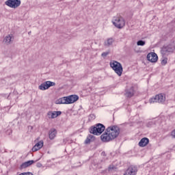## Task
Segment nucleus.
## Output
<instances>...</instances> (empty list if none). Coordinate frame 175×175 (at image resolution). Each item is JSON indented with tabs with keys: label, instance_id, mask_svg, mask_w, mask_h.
Instances as JSON below:
<instances>
[{
	"label": "nucleus",
	"instance_id": "obj_1",
	"mask_svg": "<svg viewBox=\"0 0 175 175\" xmlns=\"http://www.w3.org/2000/svg\"><path fill=\"white\" fill-rule=\"evenodd\" d=\"M120 135V127L118 126H110L105 130V133L100 136L102 142L107 143V142H111L114 139L118 137Z\"/></svg>",
	"mask_w": 175,
	"mask_h": 175
},
{
	"label": "nucleus",
	"instance_id": "obj_2",
	"mask_svg": "<svg viewBox=\"0 0 175 175\" xmlns=\"http://www.w3.org/2000/svg\"><path fill=\"white\" fill-rule=\"evenodd\" d=\"M79 100V96L71 95L66 97H62L56 100V105H70Z\"/></svg>",
	"mask_w": 175,
	"mask_h": 175
},
{
	"label": "nucleus",
	"instance_id": "obj_3",
	"mask_svg": "<svg viewBox=\"0 0 175 175\" xmlns=\"http://www.w3.org/2000/svg\"><path fill=\"white\" fill-rule=\"evenodd\" d=\"M109 65L111 68L114 70L115 73L118 75V76L121 77L122 75V72H124V69L122 68V65L121 63L112 60L110 62Z\"/></svg>",
	"mask_w": 175,
	"mask_h": 175
},
{
	"label": "nucleus",
	"instance_id": "obj_4",
	"mask_svg": "<svg viewBox=\"0 0 175 175\" xmlns=\"http://www.w3.org/2000/svg\"><path fill=\"white\" fill-rule=\"evenodd\" d=\"M112 23L118 29H122V28L125 27V19L121 15L114 16Z\"/></svg>",
	"mask_w": 175,
	"mask_h": 175
},
{
	"label": "nucleus",
	"instance_id": "obj_5",
	"mask_svg": "<svg viewBox=\"0 0 175 175\" xmlns=\"http://www.w3.org/2000/svg\"><path fill=\"white\" fill-rule=\"evenodd\" d=\"M105 125L103 124L98 123L95 125V126H92L90 128V133H92L93 135H96L98 136V135H102L103 132H105Z\"/></svg>",
	"mask_w": 175,
	"mask_h": 175
},
{
	"label": "nucleus",
	"instance_id": "obj_6",
	"mask_svg": "<svg viewBox=\"0 0 175 175\" xmlns=\"http://www.w3.org/2000/svg\"><path fill=\"white\" fill-rule=\"evenodd\" d=\"M150 103H165L166 102V96L163 94H159L149 100Z\"/></svg>",
	"mask_w": 175,
	"mask_h": 175
},
{
	"label": "nucleus",
	"instance_id": "obj_7",
	"mask_svg": "<svg viewBox=\"0 0 175 175\" xmlns=\"http://www.w3.org/2000/svg\"><path fill=\"white\" fill-rule=\"evenodd\" d=\"M137 85H133L131 88L126 90L125 91V96L126 98H132L137 92Z\"/></svg>",
	"mask_w": 175,
	"mask_h": 175
},
{
	"label": "nucleus",
	"instance_id": "obj_8",
	"mask_svg": "<svg viewBox=\"0 0 175 175\" xmlns=\"http://www.w3.org/2000/svg\"><path fill=\"white\" fill-rule=\"evenodd\" d=\"M5 5L12 8V9H16L21 5V1L20 0H8L5 1Z\"/></svg>",
	"mask_w": 175,
	"mask_h": 175
},
{
	"label": "nucleus",
	"instance_id": "obj_9",
	"mask_svg": "<svg viewBox=\"0 0 175 175\" xmlns=\"http://www.w3.org/2000/svg\"><path fill=\"white\" fill-rule=\"evenodd\" d=\"M54 85H55V82H51L50 81H46V82H44L43 83H42L39 86V88L42 91H45V90H49L50 88V87H54Z\"/></svg>",
	"mask_w": 175,
	"mask_h": 175
},
{
	"label": "nucleus",
	"instance_id": "obj_10",
	"mask_svg": "<svg viewBox=\"0 0 175 175\" xmlns=\"http://www.w3.org/2000/svg\"><path fill=\"white\" fill-rule=\"evenodd\" d=\"M174 50H175L174 46L172 44H169L163 48L162 54H163L164 55H169V53H173Z\"/></svg>",
	"mask_w": 175,
	"mask_h": 175
},
{
	"label": "nucleus",
	"instance_id": "obj_11",
	"mask_svg": "<svg viewBox=\"0 0 175 175\" xmlns=\"http://www.w3.org/2000/svg\"><path fill=\"white\" fill-rule=\"evenodd\" d=\"M62 114V112L61 111H49L47 113V116L50 119H53V118H57L58 116H61Z\"/></svg>",
	"mask_w": 175,
	"mask_h": 175
},
{
	"label": "nucleus",
	"instance_id": "obj_12",
	"mask_svg": "<svg viewBox=\"0 0 175 175\" xmlns=\"http://www.w3.org/2000/svg\"><path fill=\"white\" fill-rule=\"evenodd\" d=\"M147 59L150 62H157L158 61V55L155 53H150L147 55Z\"/></svg>",
	"mask_w": 175,
	"mask_h": 175
},
{
	"label": "nucleus",
	"instance_id": "obj_13",
	"mask_svg": "<svg viewBox=\"0 0 175 175\" xmlns=\"http://www.w3.org/2000/svg\"><path fill=\"white\" fill-rule=\"evenodd\" d=\"M137 173V168L135 166H130L126 172L128 175H136Z\"/></svg>",
	"mask_w": 175,
	"mask_h": 175
},
{
	"label": "nucleus",
	"instance_id": "obj_14",
	"mask_svg": "<svg viewBox=\"0 0 175 175\" xmlns=\"http://www.w3.org/2000/svg\"><path fill=\"white\" fill-rule=\"evenodd\" d=\"M13 40H14V37L12 34H8L4 38L3 42L5 44H10Z\"/></svg>",
	"mask_w": 175,
	"mask_h": 175
},
{
	"label": "nucleus",
	"instance_id": "obj_15",
	"mask_svg": "<svg viewBox=\"0 0 175 175\" xmlns=\"http://www.w3.org/2000/svg\"><path fill=\"white\" fill-rule=\"evenodd\" d=\"M57 136V129L53 128L49 131V137L50 140H54Z\"/></svg>",
	"mask_w": 175,
	"mask_h": 175
},
{
	"label": "nucleus",
	"instance_id": "obj_16",
	"mask_svg": "<svg viewBox=\"0 0 175 175\" xmlns=\"http://www.w3.org/2000/svg\"><path fill=\"white\" fill-rule=\"evenodd\" d=\"M148 143H150V139L147 137H144L139 141L138 146H139V147H146Z\"/></svg>",
	"mask_w": 175,
	"mask_h": 175
},
{
	"label": "nucleus",
	"instance_id": "obj_17",
	"mask_svg": "<svg viewBox=\"0 0 175 175\" xmlns=\"http://www.w3.org/2000/svg\"><path fill=\"white\" fill-rule=\"evenodd\" d=\"M42 147H43V141H40L32 148L33 152L38 151Z\"/></svg>",
	"mask_w": 175,
	"mask_h": 175
},
{
	"label": "nucleus",
	"instance_id": "obj_18",
	"mask_svg": "<svg viewBox=\"0 0 175 175\" xmlns=\"http://www.w3.org/2000/svg\"><path fill=\"white\" fill-rule=\"evenodd\" d=\"M113 43H114V40L113 38H107V40L104 42V46L110 47V46L113 45Z\"/></svg>",
	"mask_w": 175,
	"mask_h": 175
},
{
	"label": "nucleus",
	"instance_id": "obj_19",
	"mask_svg": "<svg viewBox=\"0 0 175 175\" xmlns=\"http://www.w3.org/2000/svg\"><path fill=\"white\" fill-rule=\"evenodd\" d=\"M95 139V137L92 135H89L85 140V144H90Z\"/></svg>",
	"mask_w": 175,
	"mask_h": 175
},
{
	"label": "nucleus",
	"instance_id": "obj_20",
	"mask_svg": "<svg viewBox=\"0 0 175 175\" xmlns=\"http://www.w3.org/2000/svg\"><path fill=\"white\" fill-rule=\"evenodd\" d=\"M144 44H146V42H144L142 40L137 42V46H144Z\"/></svg>",
	"mask_w": 175,
	"mask_h": 175
},
{
	"label": "nucleus",
	"instance_id": "obj_21",
	"mask_svg": "<svg viewBox=\"0 0 175 175\" xmlns=\"http://www.w3.org/2000/svg\"><path fill=\"white\" fill-rule=\"evenodd\" d=\"M27 167H28V165L27 164L26 162L22 163L21 165V169H25Z\"/></svg>",
	"mask_w": 175,
	"mask_h": 175
},
{
	"label": "nucleus",
	"instance_id": "obj_22",
	"mask_svg": "<svg viewBox=\"0 0 175 175\" xmlns=\"http://www.w3.org/2000/svg\"><path fill=\"white\" fill-rule=\"evenodd\" d=\"M34 161L33 160H31V161H26V163L27 165V166H31V165H33L34 163Z\"/></svg>",
	"mask_w": 175,
	"mask_h": 175
},
{
	"label": "nucleus",
	"instance_id": "obj_23",
	"mask_svg": "<svg viewBox=\"0 0 175 175\" xmlns=\"http://www.w3.org/2000/svg\"><path fill=\"white\" fill-rule=\"evenodd\" d=\"M166 64H167V58H164L161 61V65L165 66V65H166Z\"/></svg>",
	"mask_w": 175,
	"mask_h": 175
},
{
	"label": "nucleus",
	"instance_id": "obj_24",
	"mask_svg": "<svg viewBox=\"0 0 175 175\" xmlns=\"http://www.w3.org/2000/svg\"><path fill=\"white\" fill-rule=\"evenodd\" d=\"M109 53L110 52H104L101 54V57H103V58H105V57H107V55H109Z\"/></svg>",
	"mask_w": 175,
	"mask_h": 175
},
{
	"label": "nucleus",
	"instance_id": "obj_25",
	"mask_svg": "<svg viewBox=\"0 0 175 175\" xmlns=\"http://www.w3.org/2000/svg\"><path fill=\"white\" fill-rule=\"evenodd\" d=\"M115 168L114 165H109L108 167V170H113Z\"/></svg>",
	"mask_w": 175,
	"mask_h": 175
},
{
	"label": "nucleus",
	"instance_id": "obj_26",
	"mask_svg": "<svg viewBox=\"0 0 175 175\" xmlns=\"http://www.w3.org/2000/svg\"><path fill=\"white\" fill-rule=\"evenodd\" d=\"M29 33H31V32H29Z\"/></svg>",
	"mask_w": 175,
	"mask_h": 175
}]
</instances>
